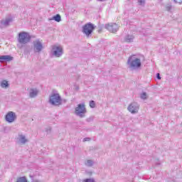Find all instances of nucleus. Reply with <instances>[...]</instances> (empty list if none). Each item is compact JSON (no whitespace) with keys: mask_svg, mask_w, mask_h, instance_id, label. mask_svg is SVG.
Returning a JSON list of instances; mask_svg holds the SVG:
<instances>
[{"mask_svg":"<svg viewBox=\"0 0 182 182\" xmlns=\"http://www.w3.org/2000/svg\"><path fill=\"white\" fill-rule=\"evenodd\" d=\"M141 99H142L143 100H146V99H147V93L146 92H142L140 95Z\"/></svg>","mask_w":182,"mask_h":182,"instance_id":"6ab92c4d","label":"nucleus"},{"mask_svg":"<svg viewBox=\"0 0 182 182\" xmlns=\"http://www.w3.org/2000/svg\"><path fill=\"white\" fill-rule=\"evenodd\" d=\"M166 11H171V5H168L166 7Z\"/></svg>","mask_w":182,"mask_h":182,"instance_id":"b1692460","label":"nucleus"},{"mask_svg":"<svg viewBox=\"0 0 182 182\" xmlns=\"http://www.w3.org/2000/svg\"><path fill=\"white\" fill-rule=\"evenodd\" d=\"M16 182H28V180H26V178L25 177H21L17 179Z\"/></svg>","mask_w":182,"mask_h":182,"instance_id":"412c9836","label":"nucleus"},{"mask_svg":"<svg viewBox=\"0 0 182 182\" xmlns=\"http://www.w3.org/2000/svg\"><path fill=\"white\" fill-rule=\"evenodd\" d=\"M18 119V116L16 115V113L12 111H9L6 115H5V120L7 122V123H14L15 120Z\"/></svg>","mask_w":182,"mask_h":182,"instance_id":"6e6552de","label":"nucleus"},{"mask_svg":"<svg viewBox=\"0 0 182 182\" xmlns=\"http://www.w3.org/2000/svg\"><path fill=\"white\" fill-rule=\"evenodd\" d=\"M48 20L55 21V22H60V21H62V18L60 17V15L57 14V15L53 16L52 18H48Z\"/></svg>","mask_w":182,"mask_h":182,"instance_id":"dca6fc26","label":"nucleus"},{"mask_svg":"<svg viewBox=\"0 0 182 182\" xmlns=\"http://www.w3.org/2000/svg\"><path fill=\"white\" fill-rule=\"evenodd\" d=\"M124 41L127 42V43H130L134 41V36L133 35H127L124 38Z\"/></svg>","mask_w":182,"mask_h":182,"instance_id":"2eb2a0df","label":"nucleus"},{"mask_svg":"<svg viewBox=\"0 0 182 182\" xmlns=\"http://www.w3.org/2000/svg\"><path fill=\"white\" fill-rule=\"evenodd\" d=\"M0 86L3 89H6V87H9V84L8 83V81L3 80L0 82Z\"/></svg>","mask_w":182,"mask_h":182,"instance_id":"f3484780","label":"nucleus"},{"mask_svg":"<svg viewBox=\"0 0 182 182\" xmlns=\"http://www.w3.org/2000/svg\"><path fill=\"white\" fill-rule=\"evenodd\" d=\"M51 130H52V128H50V127H47V128L46 129V133H48V134L50 133Z\"/></svg>","mask_w":182,"mask_h":182,"instance_id":"5701e85b","label":"nucleus"},{"mask_svg":"<svg viewBox=\"0 0 182 182\" xmlns=\"http://www.w3.org/2000/svg\"><path fill=\"white\" fill-rule=\"evenodd\" d=\"M119 25L113 23H110L105 25V28L109 31V32H111L112 33H116L117 31H119Z\"/></svg>","mask_w":182,"mask_h":182,"instance_id":"9d476101","label":"nucleus"},{"mask_svg":"<svg viewBox=\"0 0 182 182\" xmlns=\"http://www.w3.org/2000/svg\"><path fill=\"white\" fill-rule=\"evenodd\" d=\"M83 182H95V179L93 178H87L83 181Z\"/></svg>","mask_w":182,"mask_h":182,"instance_id":"4be33fe9","label":"nucleus"},{"mask_svg":"<svg viewBox=\"0 0 182 182\" xmlns=\"http://www.w3.org/2000/svg\"><path fill=\"white\" fill-rule=\"evenodd\" d=\"M139 4H140V5H144V0H138Z\"/></svg>","mask_w":182,"mask_h":182,"instance_id":"393cba45","label":"nucleus"},{"mask_svg":"<svg viewBox=\"0 0 182 182\" xmlns=\"http://www.w3.org/2000/svg\"><path fill=\"white\" fill-rule=\"evenodd\" d=\"M34 182H41V181L38 180H36V181H34Z\"/></svg>","mask_w":182,"mask_h":182,"instance_id":"7c9ffc66","label":"nucleus"},{"mask_svg":"<svg viewBox=\"0 0 182 182\" xmlns=\"http://www.w3.org/2000/svg\"><path fill=\"white\" fill-rule=\"evenodd\" d=\"M90 138H85L83 139L82 141H90Z\"/></svg>","mask_w":182,"mask_h":182,"instance_id":"c85d7f7f","label":"nucleus"},{"mask_svg":"<svg viewBox=\"0 0 182 182\" xmlns=\"http://www.w3.org/2000/svg\"><path fill=\"white\" fill-rule=\"evenodd\" d=\"M17 140L19 144H26V143H28V139H26V136L23 134H18Z\"/></svg>","mask_w":182,"mask_h":182,"instance_id":"ddd939ff","label":"nucleus"},{"mask_svg":"<svg viewBox=\"0 0 182 182\" xmlns=\"http://www.w3.org/2000/svg\"><path fill=\"white\" fill-rule=\"evenodd\" d=\"M51 55L55 58H60L63 55V47L61 46L54 45L52 46Z\"/></svg>","mask_w":182,"mask_h":182,"instance_id":"39448f33","label":"nucleus"},{"mask_svg":"<svg viewBox=\"0 0 182 182\" xmlns=\"http://www.w3.org/2000/svg\"><path fill=\"white\" fill-rule=\"evenodd\" d=\"M127 64L131 70H139L141 68V59L136 55H132L128 58Z\"/></svg>","mask_w":182,"mask_h":182,"instance_id":"f257e3e1","label":"nucleus"},{"mask_svg":"<svg viewBox=\"0 0 182 182\" xmlns=\"http://www.w3.org/2000/svg\"><path fill=\"white\" fill-rule=\"evenodd\" d=\"M93 121V117H91L87 119V122H92Z\"/></svg>","mask_w":182,"mask_h":182,"instance_id":"cd10ccee","label":"nucleus"},{"mask_svg":"<svg viewBox=\"0 0 182 182\" xmlns=\"http://www.w3.org/2000/svg\"><path fill=\"white\" fill-rule=\"evenodd\" d=\"M39 94V90L38 88H31L29 90V97L33 99V97H36Z\"/></svg>","mask_w":182,"mask_h":182,"instance_id":"f8f14e48","label":"nucleus"},{"mask_svg":"<svg viewBox=\"0 0 182 182\" xmlns=\"http://www.w3.org/2000/svg\"><path fill=\"white\" fill-rule=\"evenodd\" d=\"M128 110L132 113V114H136L139 113L140 109V105L137 102H132L128 106Z\"/></svg>","mask_w":182,"mask_h":182,"instance_id":"1a4fd4ad","label":"nucleus"},{"mask_svg":"<svg viewBox=\"0 0 182 182\" xmlns=\"http://www.w3.org/2000/svg\"><path fill=\"white\" fill-rule=\"evenodd\" d=\"M18 42L21 45H26V43H29L31 42V35L29 33H26L25 31L20 32L18 36Z\"/></svg>","mask_w":182,"mask_h":182,"instance_id":"7ed1b4c3","label":"nucleus"},{"mask_svg":"<svg viewBox=\"0 0 182 182\" xmlns=\"http://www.w3.org/2000/svg\"><path fill=\"white\" fill-rule=\"evenodd\" d=\"M176 4H182V0H173Z\"/></svg>","mask_w":182,"mask_h":182,"instance_id":"a878e982","label":"nucleus"},{"mask_svg":"<svg viewBox=\"0 0 182 182\" xmlns=\"http://www.w3.org/2000/svg\"><path fill=\"white\" fill-rule=\"evenodd\" d=\"M33 49L35 53H41L43 50V43L40 39L33 41Z\"/></svg>","mask_w":182,"mask_h":182,"instance_id":"423d86ee","label":"nucleus"},{"mask_svg":"<svg viewBox=\"0 0 182 182\" xmlns=\"http://www.w3.org/2000/svg\"><path fill=\"white\" fill-rule=\"evenodd\" d=\"M90 107L92 108V109H95L96 107V103L95 102V101L93 100H91L90 102Z\"/></svg>","mask_w":182,"mask_h":182,"instance_id":"aec40b11","label":"nucleus"},{"mask_svg":"<svg viewBox=\"0 0 182 182\" xmlns=\"http://www.w3.org/2000/svg\"><path fill=\"white\" fill-rule=\"evenodd\" d=\"M98 1H100V2H105V1L106 0H98Z\"/></svg>","mask_w":182,"mask_h":182,"instance_id":"c756f323","label":"nucleus"},{"mask_svg":"<svg viewBox=\"0 0 182 182\" xmlns=\"http://www.w3.org/2000/svg\"><path fill=\"white\" fill-rule=\"evenodd\" d=\"M93 31H95V26L92 23H88L82 27V32L86 36L92 35Z\"/></svg>","mask_w":182,"mask_h":182,"instance_id":"0eeeda50","label":"nucleus"},{"mask_svg":"<svg viewBox=\"0 0 182 182\" xmlns=\"http://www.w3.org/2000/svg\"><path fill=\"white\" fill-rule=\"evenodd\" d=\"M86 113L87 111L86 110V107L85 104H78L75 109V114L81 119L83 117H86Z\"/></svg>","mask_w":182,"mask_h":182,"instance_id":"20e7f679","label":"nucleus"},{"mask_svg":"<svg viewBox=\"0 0 182 182\" xmlns=\"http://www.w3.org/2000/svg\"><path fill=\"white\" fill-rule=\"evenodd\" d=\"M156 77L159 80H160V79H161V77H160V73H157L156 74Z\"/></svg>","mask_w":182,"mask_h":182,"instance_id":"bb28decb","label":"nucleus"},{"mask_svg":"<svg viewBox=\"0 0 182 182\" xmlns=\"http://www.w3.org/2000/svg\"><path fill=\"white\" fill-rule=\"evenodd\" d=\"M13 21L14 20L12 19V17H6V18L1 21L0 28H6L7 26H9V25L12 23Z\"/></svg>","mask_w":182,"mask_h":182,"instance_id":"9b49d317","label":"nucleus"},{"mask_svg":"<svg viewBox=\"0 0 182 182\" xmlns=\"http://www.w3.org/2000/svg\"><path fill=\"white\" fill-rule=\"evenodd\" d=\"M85 164L87 167H92L95 164V162L92 160H87L85 162Z\"/></svg>","mask_w":182,"mask_h":182,"instance_id":"a211bd4d","label":"nucleus"},{"mask_svg":"<svg viewBox=\"0 0 182 182\" xmlns=\"http://www.w3.org/2000/svg\"><path fill=\"white\" fill-rule=\"evenodd\" d=\"M49 103L52 106H60L62 105V97L59 93H51L49 97Z\"/></svg>","mask_w":182,"mask_h":182,"instance_id":"f03ea898","label":"nucleus"},{"mask_svg":"<svg viewBox=\"0 0 182 182\" xmlns=\"http://www.w3.org/2000/svg\"><path fill=\"white\" fill-rule=\"evenodd\" d=\"M14 57L11 55H0V62H11Z\"/></svg>","mask_w":182,"mask_h":182,"instance_id":"4468645a","label":"nucleus"}]
</instances>
